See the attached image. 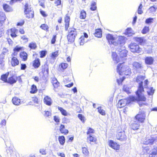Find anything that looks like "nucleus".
<instances>
[{
  "instance_id": "1",
  "label": "nucleus",
  "mask_w": 157,
  "mask_h": 157,
  "mask_svg": "<svg viewBox=\"0 0 157 157\" xmlns=\"http://www.w3.org/2000/svg\"><path fill=\"white\" fill-rule=\"evenodd\" d=\"M143 85V82L142 81H141L139 84L137 90L135 92L136 97L135 96H130L126 98L120 100L117 104V108H123L127 104L136 101L138 103L140 106L146 105V103H140V102H145L147 100L144 94V90Z\"/></svg>"
},
{
  "instance_id": "2",
  "label": "nucleus",
  "mask_w": 157,
  "mask_h": 157,
  "mask_svg": "<svg viewBox=\"0 0 157 157\" xmlns=\"http://www.w3.org/2000/svg\"><path fill=\"white\" fill-rule=\"evenodd\" d=\"M116 71L117 73L121 75L124 76L117 79V82L119 85L121 84L125 78V76H130L132 72L129 67L124 62L119 63L117 67Z\"/></svg>"
},
{
  "instance_id": "3",
  "label": "nucleus",
  "mask_w": 157,
  "mask_h": 157,
  "mask_svg": "<svg viewBox=\"0 0 157 157\" xmlns=\"http://www.w3.org/2000/svg\"><path fill=\"white\" fill-rule=\"evenodd\" d=\"M24 12L26 18L31 19L34 17V12L31 5L28 3H25L24 6Z\"/></svg>"
},
{
  "instance_id": "4",
  "label": "nucleus",
  "mask_w": 157,
  "mask_h": 157,
  "mask_svg": "<svg viewBox=\"0 0 157 157\" xmlns=\"http://www.w3.org/2000/svg\"><path fill=\"white\" fill-rule=\"evenodd\" d=\"M130 51L133 53L139 54L143 52L142 48L139 44L135 42H131L128 46Z\"/></svg>"
},
{
  "instance_id": "5",
  "label": "nucleus",
  "mask_w": 157,
  "mask_h": 157,
  "mask_svg": "<svg viewBox=\"0 0 157 157\" xmlns=\"http://www.w3.org/2000/svg\"><path fill=\"white\" fill-rule=\"evenodd\" d=\"M116 137L117 140L121 141H124L126 140L127 137L125 131L121 127H118L117 131Z\"/></svg>"
},
{
  "instance_id": "6",
  "label": "nucleus",
  "mask_w": 157,
  "mask_h": 157,
  "mask_svg": "<svg viewBox=\"0 0 157 157\" xmlns=\"http://www.w3.org/2000/svg\"><path fill=\"white\" fill-rule=\"evenodd\" d=\"M48 66L46 64H44L42 66L41 71L39 73L40 77L41 79L45 80L48 77Z\"/></svg>"
},
{
  "instance_id": "7",
  "label": "nucleus",
  "mask_w": 157,
  "mask_h": 157,
  "mask_svg": "<svg viewBox=\"0 0 157 157\" xmlns=\"http://www.w3.org/2000/svg\"><path fill=\"white\" fill-rule=\"evenodd\" d=\"M77 35V33L76 29L74 28H72L67 36L68 42L69 43H72L74 42Z\"/></svg>"
},
{
  "instance_id": "8",
  "label": "nucleus",
  "mask_w": 157,
  "mask_h": 157,
  "mask_svg": "<svg viewBox=\"0 0 157 157\" xmlns=\"http://www.w3.org/2000/svg\"><path fill=\"white\" fill-rule=\"evenodd\" d=\"M146 117V115L143 111L139 112L134 117V119L139 123H143L144 122Z\"/></svg>"
},
{
  "instance_id": "9",
  "label": "nucleus",
  "mask_w": 157,
  "mask_h": 157,
  "mask_svg": "<svg viewBox=\"0 0 157 157\" xmlns=\"http://www.w3.org/2000/svg\"><path fill=\"white\" fill-rule=\"evenodd\" d=\"M132 66L133 70L136 71H139L142 70L144 67L142 63L136 61L132 63Z\"/></svg>"
},
{
  "instance_id": "10",
  "label": "nucleus",
  "mask_w": 157,
  "mask_h": 157,
  "mask_svg": "<svg viewBox=\"0 0 157 157\" xmlns=\"http://www.w3.org/2000/svg\"><path fill=\"white\" fill-rule=\"evenodd\" d=\"M106 38L109 44H113L115 46L118 45V43L116 41V38L113 35L108 34L106 36Z\"/></svg>"
},
{
  "instance_id": "11",
  "label": "nucleus",
  "mask_w": 157,
  "mask_h": 157,
  "mask_svg": "<svg viewBox=\"0 0 157 157\" xmlns=\"http://www.w3.org/2000/svg\"><path fill=\"white\" fill-rule=\"evenodd\" d=\"M11 57L10 61V64L12 67H15L19 65V61L18 59L17 56L11 55Z\"/></svg>"
},
{
  "instance_id": "12",
  "label": "nucleus",
  "mask_w": 157,
  "mask_h": 157,
  "mask_svg": "<svg viewBox=\"0 0 157 157\" xmlns=\"http://www.w3.org/2000/svg\"><path fill=\"white\" fill-rule=\"evenodd\" d=\"M108 145L110 147L116 151H118L120 149V145L113 140H109L108 142Z\"/></svg>"
},
{
  "instance_id": "13",
  "label": "nucleus",
  "mask_w": 157,
  "mask_h": 157,
  "mask_svg": "<svg viewBox=\"0 0 157 157\" xmlns=\"http://www.w3.org/2000/svg\"><path fill=\"white\" fill-rule=\"evenodd\" d=\"M18 30L15 28H12L7 30L6 33L8 35H10L12 38H15L17 36V33Z\"/></svg>"
},
{
  "instance_id": "14",
  "label": "nucleus",
  "mask_w": 157,
  "mask_h": 157,
  "mask_svg": "<svg viewBox=\"0 0 157 157\" xmlns=\"http://www.w3.org/2000/svg\"><path fill=\"white\" fill-rule=\"evenodd\" d=\"M70 21V17L68 14H66L64 17V22L65 23L64 27L65 31L68 30L69 27Z\"/></svg>"
},
{
  "instance_id": "15",
  "label": "nucleus",
  "mask_w": 157,
  "mask_h": 157,
  "mask_svg": "<svg viewBox=\"0 0 157 157\" xmlns=\"http://www.w3.org/2000/svg\"><path fill=\"white\" fill-rule=\"evenodd\" d=\"M18 79V77L16 75H13L9 77L8 79L7 83L12 85L16 82Z\"/></svg>"
},
{
  "instance_id": "16",
  "label": "nucleus",
  "mask_w": 157,
  "mask_h": 157,
  "mask_svg": "<svg viewBox=\"0 0 157 157\" xmlns=\"http://www.w3.org/2000/svg\"><path fill=\"white\" fill-rule=\"evenodd\" d=\"M87 142L91 144H96L97 143V138L91 135H88L86 138Z\"/></svg>"
},
{
  "instance_id": "17",
  "label": "nucleus",
  "mask_w": 157,
  "mask_h": 157,
  "mask_svg": "<svg viewBox=\"0 0 157 157\" xmlns=\"http://www.w3.org/2000/svg\"><path fill=\"white\" fill-rule=\"evenodd\" d=\"M33 67L35 69L39 68L41 65V61L39 58H36L32 62Z\"/></svg>"
},
{
  "instance_id": "18",
  "label": "nucleus",
  "mask_w": 157,
  "mask_h": 157,
  "mask_svg": "<svg viewBox=\"0 0 157 157\" xmlns=\"http://www.w3.org/2000/svg\"><path fill=\"white\" fill-rule=\"evenodd\" d=\"M51 83L53 86V89L55 91H56L57 89L60 86V83L57 79L53 77L52 78Z\"/></svg>"
},
{
  "instance_id": "19",
  "label": "nucleus",
  "mask_w": 157,
  "mask_h": 157,
  "mask_svg": "<svg viewBox=\"0 0 157 157\" xmlns=\"http://www.w3.org/2000/svg\"><path fill=\"white\" fill-rule=\"evenodd\" d=\"M134 40L140 45H143L146 43V40L143 37H134L133 38Z\"/></svg>"
},
{
  "instance_id": "20",
  "label": "nucleus",
  "mask_w": 157,
  "mask_h": 157,
  "mask_svg": "<svg viewBox=\"0 0 157 157\" xmlns=\"http://www.w3.org/2000/svg\"><path fill=\"white\" fill-rule=\"evenodd\" d=\"M43 101L44 104L49 106H51L52 103L51 98L48 95L45 96L44 97Z\"/></svg>"
},
{
  "instance_id": "21",
  "label": "nucleus",
  "mask_w": 157,
  "mask_h": 157,
  "mask_svg": "<svg viewBox=\"0 0 157 157\" xmlns=\"http://www.w3.org/2000/svg\"><path fill=\"white\" fill-rule=\"evenodd\" d=\"M138 121H134L131 123L130 126L131 128L134 130H136L140 128V125Z\"/></svg>"
},
{
  "instance_id": "22",
  "label": "nucleus",
  "mask_w": 157,
  "mask_h": 157,
  "mask_svg": "<svg viewBox=\"0 0 157 157\" xmlns=\"http://www.w3.org/2000/svg\"><path fill=\"white\" fill-rule=\"evenodd\" d=\"M83 35V36H81L78 40L79 44L81 45H83L85 43L86 41L84 38H87L88 37V36L86 33H84Z\"/></svg>"
},
{
  "instance_id": "23",
  "label": "nucleus",
  "mask_w": 157,
  "mask_h": 157,
  "mask_svg": "<svg viewBox=\"0 0 157 157\" xmlns=\"http://www.w3.org/2000/svg\"><path fill=\"white\" fill-rule=\"evenodd\" d=\"M112 58L113 60L115 61L116 63H117L121 61L120 58L118 57L117 53L115 52H112Z\"/></svg>"
},
{
  "instance_id": "24",
  "label": "nucleus",
  "mask_w": 157,
  "mask_h": 157,
  "mask_svg": "<svg viewBox=\"0 0 157 157\" xmlns=\"http://www.w3.org/2000/svg\"><path fill=\"white\" fill-rule=\"evenodd\" d=\"M3 8L4 10L6 12H11L13 11L12 7L7 4H3Z\"/></svg>"
},
{
  "instance_id": "25",
  "label": "nucleus",
  "mask_w": 157,
  "mask_h": 157,
  "mask_svg": "<svg viewBox=\"0 0 157 157\" xmlns=\"http://www.w3.org/2000/svg\"><path fill=\"white\" fill-rule=\"evenodd\" d=\"M59 130L62 134L64 135H66L68 133V130L65 129V125L63 124H61L60 125Z\"/></svg>"
},
{
  "instance_id": "26",
  "label": "nucleus",
  "mask_w": 157,
  "mask_h": 157,
  "mask_svg": "<svg viewBox=\"0 0 157 157\" xmlns=\"http://www.w3.org/2000/svg\"><path fill=\"white\" fill-rule=\"evenodd\" d=\"M154 58L151 56H148L145 57L144 59L145 63L147 65H151L153 63Z\"/></svg>"
},
{
  "instance_id": "27",
  "label": "nucleus",
  "mask_w": 157,
  "mask_h": 157,
  "mask_svg": "<svg viewBox=\"0 0 157 157\" xmlns=\"http://www.w3.org/2000/svg\"><path fill=\"white\" fill-rule=\"evenodd\" d=\"M19 56L22 59V61H26L28 59V54L24 52H21L19 54Z\"/></svg>"
},
{
  "instance_id": "28",
  "label": "nucleus",
  "mask_w": 157,
  "mask_h": 157,
  "mask_svg": "<svg viewBox=\"0 0 157 157\" xmlns=\"http://www.w3.org/2000/svg\"><path fill=\"white\" fill-rule=\"evenodd\" d=\"M124 34L125 35H127L128 36H132L134 34L132 28L129 27L126 30L124 33Z\"/></svg>"
},
{
  "instance_id": "29",
  "label": "nucleus",
  "mask_w": 157,
  "mask_h": 157,
  "mask_svg": "<svg viewBox=\"0 0 157 157\" xmlns=\"http://www.w3.org/2000/svg\"><path fill=\"white\" fill-rule=\"evenodd\" d=\"M24 49L23 47H18V46H16L13 49V52L11 54L17 56L18 54L17 52L23 50Z\"/></svg>"
},
{
  "instance_id": "30",
  "label": "nucleus",
  "mask_w": 157,
  "mask_h": 157,
  "mask_svg": "<svg viewBox=\"0 0 157 157\" xmlns=\"http://www.w3.org/2000/svg\"><path fill=\"white\" fill-rule=\"evenodd\" d=\"M148 157H157V147H154L152 149Z\"/></svg>"
},
{
  "instance_id": "31",
  "label": "nucleus",
  "mask_w": 157,
  "mask_h": 157,
  "mask_svg": "<svg viewBox=\"0 0 157 157\" xmlns=\"http://www.w3.org/2000/svg\"><path fill=\"white\" fill-rule=\"evenodd\" d=\"M28 46L30 50H36L37 47L36 43L34 42H32L29 43Z\"/></svg>"
},
{
  "instance_id": "32",
  "label": "nucleus",
  "mask_w": 157,
  "mask_h": 157,
  "mask_svg": "<svg viewBox=\"0 0 157 157\" xmlns=\"http://www.w3.org/2000/svg\"><path fill=\"white\" fill-rule=\"evenodd\" d=\"M9 74V72H7L5 74L2 75L1 76L0 79L4 82L7 83L8 77Z\"/></svg>"
},
{
  "instance_id": "33",
  "label": "nucleus",
  "mask_w": 157,
  "mask_h": 157,
  "mask_svg": "<svg viewBox=\"0 0 157 157\" xmlns=\"http://www.w3.org/2000/svg\"><path fill=\"white\" fill-rule=\"evenodd\" d=\"M6 18L5 13L2 12H0V23L2 24L4 22Z\"/></svg>"
},
{
  "instance_id": "34",
  "label": "nucleus",
  "mask_w": 157,
  "mask_h": 157,
  "mask_svg": "<svg viewBox=\"0 0 157 157\" xmlns=\"http://www.w3.org/2000/svg\"><path fill=\"white\" fill-rule=\"evenodd\" d=\"M38 91L36 86L34 84H33L31 85L29 92L31 94H35Z\"/></svg>"
},
{
  "instance_id": "35",
  "label": "nucleus",
  "mask_w": 157,
  "mask_h": 157,
  "mask_svg": "<svg viewBox=\"0 0 157 157\" xmlns=\"http://www.w3.org/2000/svg\"><path fill=\"white\" fill-rule=\"evenodd\" d=\"M95 36L98 38H101L102 37V33L101 29L99 28L95 30V32L94 33Z\"/></svg>"
},
{
  "instance_id": "36",
  "label": "nucleus",
  "mask_w": 157,
  "mask_h": 157,
  "mask_svg": "<svg viewBox=\"0 0 157 157\" xmlns=\"http://www.w3.org/2000/svg\"><path fill=\"white\" fill-rule=\"evenodd\" d=\"M13 103L15 105H19L21 102L20 99L16 97H14L12 99Z\"/></svg>"
},
{
  "instance_id": "37",
  "label": "nucleus",
  "mask_w": 157,
  "mask_h": 157,
  "mask_svg": "<svg viewBox=\"0 0 157 157\" xmlns=\"http://www.w3.org/2000/svg\"><path fill=\"white\" fill-rule=\"evenodd\" d=\"M118 45L124 44L125 42V37L122 36H119L118 40L117 41Z\"/></svg>"
},
{
  "instance_id": "38",
  "label": "nucleus",
  "mask_w": 157,
  "mask_h": 157,
  "mask_svg": "<svg viewBox=\"0 0 157 157\" xmlns=\"http://www.w3.org/2000/svg\"><path fill=\"white\" fill-rule=\"evenodd\" d=\"M127 51L125 49L121 50L119 52V55L120 58H123L126 56Z\"/></svg>"
},
{
  "instance_id": "39",
  "label": "nucleus",
  "mask_w": 157,
  "mask_h": 157,
  "mask_svg": "<svg viewBox=\"0 0 157 157\" xmlns=\"http://www.w3.org/2000/svg\"><path fill=\"white\" fill-rule=\"evenodd\" d=\"M58 109L63 115L67 116L68 115V113L66 110L63 109L62 107L59 106L58 107Z\"/></svg>"
},
{
  "instance_id": "40",
  "label": "nucleus",
  "mask_w": 157,
  "mask_h": 157,
  "mask_svg": "<svg viewBox=\"0 0 157 157\" xmlns=\"http://www.w3.org/2000/svg\"><path fill=\"white\" fill-rule=\"evenodd\" d=\"M68 65L67 63H61L59 65V68L60 70H63L66 69Z\"/></svg>"
},
{
  "instance_id": "41",
  "label": "nucleus",
  "mask_w": 157,
  "mask_h": 157,
  "mask_svg": "<svg viewBox=\"0 0 157 157\" xmlns=\"http://www.w3.org/2000/svg\"><path fill=\"white\" fill-rule=\"evenodd\" d=\"M58 140L59 143L61 145H63L64 144L65 141V139L63 136H59L58 137Z\"/></svg>"
},
{
  "instance_id": "42",
  "label": "nucleus",
  "mask_w": 157,
  "mask_h": 157,
  "mask_svg": "<svg viewBox=\"0 0 157 157\" xmlns=\"http://www.w3.org/2000/svg\"><path fill=\"white\" fill-rule=\"evenodd\" d=\"M86 11L82 10L80 12L79 18L81 19H85L86 17Z\"/></svg>"
},
{
  "instance_id": "43",
  "label": "nucleus",
  "mask_w": 157,
  "mask_h": 157,
  "mask_svg": "<svg viewBox=\"0 0 157 157\" xmlns=\"http://www.w3.org/2000/svg\"><path fill=\"white\" fill-rule=\"evenodd\" d=\"M82 152L85 156H88L89 155V151L86 147H82Z\"/></svg>"
},
{
  "instance_id": "44",
  "label": "nucleus",
  "mask_w": 157,
  "mask_h": 157,
  "mask_svg": "<svg viewBox=\"0 0 157 157\" xmlns=\"http://www.w3.org/2000/svg\"><path fill=\"white\" fill-rule=\"evenodd\" d=\"M59 55V51L57 50L54 52H52L51 55V57L53 59H55Z\"/></svg>"
},
{
  "instance_id": "45",
  "label": "nucleus",
  "mask_w": 157,
  "mask_h": 157,
  "mask_svg": "<svg viewBox=\"0 0 157 157\" xmlns=\"http://www.w3.org/2000/svg\"><path fill=\"white\" fill-rule=\"evenodd\" d=\"M96 3L94 2H92L90 5V9L92 11H94L96 10Z\"/></svg>"
},
{
  "instance_id": "46",
  "label": "nucleus",
  "mask_w": 157,
  "mask_h": 157,
  "mask_svg": "<svg viewBox=\"0 0 157 157\" xmlns=\"http://www.w3.org/2000/svg\"><path fill=\"white\" fill-rule=\"evenodd\" d=\"M40 28L43 30L46 31L47 32L48 31L49 27L47 25L43 24L40 26Z\"/></svg>"
},
{
  "instance_id": "47",
  "label": "nucleus",
  "mask_w": 157,
  "mask_h": 157,
  "mask_svg": "<svg viewBox=\"0 0 157 157\" xmlns=\"http://www.w3.org/2000/svg\"><path fill=\"white\" fill-rule=\"evenodd\" d=\"M98 112L101 115L105 116V111L102 109L101 107H99L98 108Z\"/></svg>"
},
{
  "instance_id": "48",
  "label": "nucleus",
  "mask_w": 157,
  "mask_h": 157,
  "mask_svg": "<svg viewBox=\"0 0 157 157\" xmlns=\"http://www.w3.org/2000/svg\"><path fill=\"white\" fill-rule=\"evenodd\" d=\"M40 57L43 58L47 54V51L46 50H42L39 52Z\"/></svg>"
},
{
  "instance_id": "49",
  "label": "nucleus",
  "mask_w": 157,
  "mask_h": 157,
  "mask_svg": "<svg viewBox=\"0 0 157 157\" xmlns=\"http://www.w3.org/2000/svg\"><path fill=\"white\" fill-rule=\"evenodd\" d=\"M149 27L147 26H145L141 31V33L143 34H145L149 31Z\"/></svg>"
},
{
  "instance_id": "50",
  "label": "nucleus",
  "mask_w": 157,
  "mask_h": 157,
  "mask_svg": "<svg viewBox=\"0 0 157 157\" xmlns=\"http://www.w3.org/2000/svg\"><path fill=\"white\" fill-rule=\"evenodd\" d=\"M95 132L94 130L91 128H89L86 132V134L87 135H91V134H94Z\"/></svg>"
},
{
  "instance_id": "51",
  "label": "nucleus",
  "mask_w": 157,
  "mask_h": 157,
  "mask_svg": "<svg viewBox=\"0 0 157 157\" xmlns=\"http://www.w3.org/2000/svg\"><path fill=\"white\" fill-rule=\"evenodd\" d=\"M157 9L155 6H153L149 8V10L150 13H152L156 11Z\"/></svg>"
},
{
  "instance_id": "52",
  "label": "nucleus",
  "mask_w": 157,
  "mask_h": 157,
  "mask_svg": "<svg viewBox=\"0 0 157 157\" xmlns=\"http://www.w3.org/2000/svg\"><path fill=\"white\" fill-rule=\"evenodd\" d=\"M4 59L5 56H0V65L2 67H3L4 65Z\"/></svg>"
},
{
  "instance_id": "53",
  "label": "nucleus",
  "mask_w": 157,
  "mask_h": 157,
  "mask_svg": "<svg viewBox=\"0 0 157 157\" xmlns=\"http://www.w3.org/2000/svg\"><path fill=\"white\" fill-rule=\"evenodd\" d=\"M143 8V6L142 4H140L139 5L138 10L137 12L139 14H141L143 13V11L142 9Z\"/></svg>"
},
{
  "instance_id": "54",
  "label": "nucleus",
  "mask_w": 157,
  "mask_h": 157,
  "mask_svg": "<svg viewBox=\"0 0 157 157\" xmlns=\"http://www.w3.org/2000/svg\"><path fill=\"white\" fill-rule=\"evenodd\" d=\"M144 78V76H137L136 78V81L137 82H138L140 81L141 80H143Z\"/></svg>"
},
{
  "instance_id": "55",
  "label": "nucleus",
  "mask_w": 157,
  "mask_h": 157,
  "mask_svg": "<svg viewBox=\"0 0 157 157\" xmlns=\"http://www.w3.org/2000/svg\"><path fill=\"white\" fill-rule=\"evenodd\" d=\"M78 117L79 119L83 122H84L85 121V117L81 114H79L78 115Z\"/></svg>"
},
{
  "instance_id": "56",
  "label": "nucleus",
  "mask_w": 157,
  "mask_h": 157,
  "mask_svg": "<svg viewBox=\"0 0 157 157\" xmlns=\"http://www.w3.org/2000/svg\"><path fill=\"white\" fill-rule=\"evenodd\" d=\"M40 14L44 17H46L48 16L47 13L45 11L41 9L40 10Z\"/></svg>"
},
{
  "instance_id": "57",
  "label": "nucleus",
  "mask_w": 157,
  "mask_h": 157,
  "mask_svg": "<svg viewBox=\"0 0 157 157\" xmlns=\"http://www.w3.org/2000/svg\"><path fill=\"white\" fill-rule=\"evenodd\" d=\"M25 22V21L24 19H21L17 23L16 25L17 26H22L24 25Z\"/></svg>"
},
{
  "instance_id": "58",
  "label": "nucleus",
  "mask_w": 157,
  "mask_h": 157,
  "mask_svg": "<svg viewBox=\"0 0 157 157\" xmlns=\"http://www.w3.org/2000/svg\"><path fill=\"white\" fill-rule=\"evenodd\" d=\"M8 52V50L6 48H4L3 49V51L0 54L1 56H5V55Z\"/></svg>"
},
{
  "instance_id": "59",
  "label": "nucleus",
  "mask_w": 157,
  "mask_h": 157,
  "mask_svg": "<svg viewBox=\"0 0 157 157\" xmlns=\"http://www.w3.org/2000/svg\"><path fill=\"white\" fill-rule=\"evenodd\" d=\"M45 1V0H39L38 1L40 5L42 6L43 8H45L44 5V2Z\"/></svg>"
},
{
  "instance_id": "60",
  "label": "nucleus",
  "mask_w": 157,
  "mask_h": 157,
  "mask_svg": "<svg viewBox=\"0 0 157 157\" xmlns=\"http://www.w3.org/2000/svg\"><path fill=\"white\" fill-rule=\"evenodd\" d=\"M153 18H148L145 21V22L147 24H149L152 23L153 22Z\"/></svg>"
},
{
  "instance_id": "61",
  "label": "nucleus",
  "mask_w": 157,
  "mask_h": 157,
  "mask_svg": "<svg viewBox=\"0 0 157 157\" xmlns=\"http://www.w3.org/2000/svg\"><path fill=\"white\" fill-rule=\"evenodd\" d=\"M56 35H54L51 40V43L52 44H54L55 43L56 41Z\"/></svg>"
},
{
  "instance_id": "62",
  "label": "nucleus",
  "mask_w": 157,
  "mask_h": 157,
  "mask_svg": "<svg viewBox=\"0 0 157 157\" xmlns=\"http://www.w3.org/2000/svg\"><path fill=\"white\" fill-rule=\"evenodd\" d=\"M21 39L25 42H27L29 41V38L25 35L22 36Z\"/></svg>"
},
{
  "instance_id": "63",
  "label": "nucleus",
  "mask_w": 157,
  "mask_h": 157,
  "mask_svg": "<svg viewBox=\"0 0 157 157\" xmlns=\"http://www.w3.org/2000/svg\"><path fill=\"white\" fill-rule=\"evenodd\" d=\"M54 4L56 6H58L61 4V0H56L54 2Z\"/></svg>"
},
{
  "instance_id": "64",
  "label": "nucleus",
  "mask_w": 157,
  "mask_h": 157,
  "mask_svg": "<svg viewBox=\"0 0 157 157\" xmlns=\"http://www.w3.org/2000/svg\"><path fill=\"white\" fill-rule=\"evenodd\" d=\"M27 67L25 63H21V64L20 69L21 70H24Z\"/></svg>"
}]
</instances>
